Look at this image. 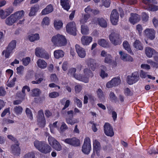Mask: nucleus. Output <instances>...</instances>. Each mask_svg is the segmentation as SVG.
<instances>
[{
  "instance_id": "f257e3e1",
  "label": "nucleus",
  "mask_w": 158,
  "mask_h": 158,
  "mask_svg": "<svg viewBox=\"0 0 158 158\" xmlns=\"http://www.w3.org/2000/svg\"><path fill=\"white\" fill-rule=\"evenodd\" d=\"M51 40L54 45L58 46H64L67 43V41L65 37L59 34L53 36Z\"/></svg>"
},
{
  "instance_id": "f03ea898",
  "label": "nucleus",
  "mask_w": 158,
  "mask_h": 158,
  "mask_svg": "<svg viewBox=\"0 0 158 158\" xmlns=\"http://www.w3.org/2000/svg\"><path fill=\"white\" fill-rule=\"evenodd\" d=\"M17 42L15 40H12L8 44L6 50L3 51L2 54L3 55L5 53V57L8 58L13 51L16 48Z\"/></svg>"
},
{
  "instance_id": "7ed1b4c3",
  "label": "nucleus",
  "mask_w": 158,
  "mask_h": 158,
  "mask_svg": "<svg viewBox=\"0 0 158 158\" xmlns=\"http://www.w3.org/2000/svg\"><path fill=\"white\" fill-rule=\"evenodd\" d=\"M109 38L111 43L115 46L119 45L122 43L119 35L117 33H111L109 36Z\"/></svg>"
},
{
  "instance_id": "20e7f679",
  "label": "nucleus",
  "mask_w": 158,
  "mask_h": 158,
  "mask_svg": "<svg viewBox=\"0 0 158 158\" xmlns=\"http://www.w3.org/2000/svg\"><path fill=\"white\" fill-rule=\"evenodd\" d=\"M37 124L40 127L43 128L46 124V120L44 116L43 111L40 110L38 113L37 116Z\"/></svg>"
},
{
  "instance_id": "39448f33",
  "label": "nucleus",
  "mask_w": 158,
  "mask_h": 158,
  "mask_svg": "<svg viewBox=\"0 0 158 158\" xmlns=\"http://www.w3.org/2000/svg\"><path fill=\"white\" fill-rule=\"evenodd\" d=\"M67 32L70 34L76 35L77 29L75 23L73 22H70L68 23L66 26Z\"/></svg>"
},
{
  "instance_id": "423d86ee",
  "label": "nucleus",
  "mask_w": 158,
  "mask_h": 158,
  "mask_svg": "<svg viewBox=\"0 0 158 158\" xmlns=\"http://www.w3.org/2000/svg\"><path fill=\"white\" fill-rule=\"evenodd\" d=\"M67 115L65 118L66 123L71 125L78 122V120L76 118H73V111L72 110L68 111L67 112Z\"/></svg>"
},
{
  "instance_id": "0eeeda50",
  "label": "nucleus",
  "mask_w": 158,
  "mask_h": 158,
  "mask_svg": "<svg viewBox=\"0 0 158 158\" xmlns=\"http://www.w3.org/2000/svg\"><path fill=\"white\" fill-rule=\"evenodd\" d=\"M139 79V74L137 72H134L131 75L127 77V82L129 85H132L137 81Z\"/></svg>"
},
{
  "instance_id": "6e6552de",
  "label": "nucleus",
  "mask_w": 158,
  "mask_h": 158,
  "mask_svg": "<svg viewBox=\"0 0 158 158\" xmlns=\"http://www.w3.org/2000/svg\"><path fill=\"white\" fill-rule=\"evenodd\" d=\"M64 141L66 143L75 147L78 146L80 145V140L76 137L66 139H64Z\"/></svg>"
},
{
  "instance_id": "1a4fd4ad",
  "label": "nucleus",
  "mask_w": 158,
  "mask_h": 158,
  "mask_svg": "<svg viewBox=\"0 0 158 158\" xmlns=\"http://www.w3.org/2000/svg\"><path fill=\"white\" fill-rule=\"evenodd\" d=\"M119 14L116 9H114L112 11L110 20L112 23L114 25H116L118 21Z\"/></svg>"
},
{
  "instance_id": "9d476101",
  "label": "nucleus",
  "mask_w": 158,
  "mask_h": 158,
  "mask_svg": "<svg viewBox=\"0 0 158 158\" xmlns=\"http://www.w3.org/2000/svg\"><path fill=\"white\" fill-rule=\"evenodd\" d=\"M105 134L107 136L112 137L114 133L112 127L108 123H106L104 126Z\"/></svg>"
},
{
  "instance_id": "9b49d317",
  "label": "nucleus",
  "mask_w": 158,
  "mask_h": 158,
  "mask_svg": "<svg viewBox=\"0 0 158 158\" xmlns=\"http://www.w3.org/2000/svg\"><path fill=\"white\" fill-rule=\"evenodd\" d=\"M121 82L119 78L114 77L110 81L108 82L106 85V87L109 88L117 86L119 85Z\"/></svg>"
},
{
  "instance_id": "f8f14e48",
  "label": "nucleus",
  "mask_w": 158,
  "mask_h": 158,
  "mask_svg": "<svg viewBox=\"0 0 158 158\" xmlns=\"http://www.w3.org/2000/svg\"><path fill=\"white\" fill-rule=\"evenodd\" d=\"M76 51L78 56L81 58H84L86 56V51L84 48L77 44L75 46Z\"/></svg>"
},
{
  "instance_id": "ddd939ff",
  "label": "nucleus",
  "mask_w": 158,
  "mask_h": 158,
  "mask_svg": "<svg viewBox=\"0 0 158 158\" xmlns=\"http://www.w3.org/2000/svg\"><path fill=\"white\" fill-rule=\"evenodd\" d=\"M146 37L151 40H153L155 38L156 32L152 28H147L144 31Z\"/></svg>"
},
{
  "instance_id": "4468645a",
  "label": "nucleus",
  "mask_w": 158,
  "mask_h": 158,
  "mask_svg": "<svg viewBox=\"0 0 158 158\" xmlns=\"http://www.w3.org/2000/svg\"><path fill=\"white\" fill-rule=\"evenodd\" d=\"M49 144L54 148H60L61 146L60 143L54 138L49 136L48 139Z\"/></svg>"
},
{
  "instance_id": "2eb2a0df",
  "label": "nucleus",
  "mask_w": 158,
  "mask_h": 158,
  "mask_svg": "<svg viewBox=\"0 0 158 158\" xmlns=\"http://www.w3.org/2000/svg\"><path fill=\"white\" fill-rule=\"evenodd\" d=\"M145 53L147 56L149 58L152 57L153 55H157L158 53L153 48L149 47H147L145 49Z\"/></svg>"
},
{
  "instance_id": "dca6fc26",
  "label": "nucleus",
  "mask_w": 158,
  "mask_h": 158,
  "mask_svg": "<svg viewBox=\"0 0 158 158\" xmlns=\"http://www.w3.org/2000/svg\"><path fill=\"white\" fill-rule=\"evenodd\" d=\"M34 145L36 148H48L49 146L44 141L36 140L34 142Z\"/></svg>"
},
{
  "instance_id": "f3484780",
  "label": "nucleus",
  "mask_w": 158,
  "mask_h": 158,
  "mask_svg": "<svg viewBox=\"0 0 158 158\" xmlns=\"http://www.w3.org/2000/svg\"><path fill=\"white\" fill-rule=\"evenodd\" d=\"M119 54L120 55L121 59L123 61L132 62L133 61V58L127 54L123 53L122 51H120Z\"/></svg>"
},
{
  "instance_id": "a211bd4d",
  "label": "nucleus",
  "mask_w": 158,
  "mask_h": 158,
  "mask_svg": "<svg viewBox=\"0 0 158 158\" xmlns=\"http://www.w3.org/2000/svg\"><path fill=\"white\" fill-rule=\"evenodd\" d=\"M92 40V38L89 36H83L81 38V43L84 46L89 45Z\"/></svg>"
},
{
  "instance_id": "6ab92c4d",
  "label": "nucleus",
  "mask_w": 158,
  "mask_h": 158,
  "mask_svg": "<svg viewBox=\"0 0 158 158\" xmlns=\"http://www.w3.org/2000/svg\"><path fill=\"white\" fill-rule=\"evenodd\" d=\"M129 21L131 23L134 24L138 22L140 19V17L139 15L136 14L131 13Z\"/></svg>"
},
{
  "instance_id": "aec40b11",
  "label": "nucleus",
  "mask_w": 158,
  "mask_h": 158,
  "mask_svg": "<svg viewBox=\"0 0 158 158\" xmlns=\"http://www.w3.org/2000/svg\"><path fill=\"white\" fill-rule=\"evenodd\" d=\"M38 49H35V54L36 56L47 59H48L49 58V55L44 50L43 53L39 54L37 52L38 51Z\"/></svg>"
},
{
  "instance_id": "412c9836",
  "label": "nucleus",
  "mask_w": 158,
  "mask_h": 158,
  "mask_svg": "<svg viewBox=\"0 0 158 158\" xmlns=\"http://www.w3.org/2000/svg\"><path fill=\"white\" fill-rule=\"evenodd\" d=\"M97 21V23L102 27H106L107 26V24L106 21L103 18H98L94 19Z\"/></svg>"
},
{
  "instance_id": "4be33fe9",
  "label": "nucleus",
  "mask_w": 158,
  "mask_h": 158,
  "mask_svg": "<svg viewBox=\"0 0 158 158\" xmlns=\"http://www.w3.org/2000/svg\"><path fill=\"white\" fill-rule=\"evenodd\" d=\"M16 18L14 17L13 15H11L5 20L6 23L8 25L11 26L16 21Z\"/></svg>"
},
{
  "instance_id": "5701e85b",
  "label": "nucleus",
  "mask_w": 158,
  "mask_h": 158,
  "mask_svg": "<svg viewBox=\"0 0 158 158\" xmlns=\"http://www.w3.org/2000/svg\"><path fill=\"white\" fill-rule=\"evenodd\" d=\"M87 64L92 70H94L96 66L95 61L92 59L89 58L87 60Z\"/></svg>"
},
{
  "instance_id": "b1692460",
  "label": "nucleus",
  "mask_w": 158,
  "mask_h": 158,
  "mask_svg": "<svg viewBox=\"0 0 158 158\" xmlns=\"http://www.w3.org/2000/svg\"><path fill=\"white\" fill-rule=\"evenodd\" d=\"M53 10V8L52 6L51 5H48L46 8L42 10L41 14L43 15L48 14L52 12Z\"/></svg>"
},
{
  "instance_id": "393cba45",
  "label": "nucleus",
  "mask_w": 158,
  "mask_h": 158,
  "mask_svg": "<svg viewBox=\"0 0 158 158\" xmlns=\"http://www.w3.org/2000/svg\"><path fill=\"white\" fill-rule=\"evenodd\" d=\"M39 67L41 69H44L47 67V63L43 60L39 59L36 62Z\"/></svg>"
},
{
  "instance_id": "a878e982",
  "label": "nucleus",
  "mask_w": 158,
  "mask_h": 158,
  "mask_svg": "<svg viewBox=\"0 0 158 158\" xmlns=\"http://www.w3.org/2000/svg\"><path fill=\"white\" fill-rule=\"evenodd\" d=\"M133 46L138 50H142L143 49L142 43L139 40H136L133 43Z\"/></svg>"
},
{
  "instance_id": "bb28decb",
  "label": "nucleus",
  "mask_w": 158,
  "mask_h": 158,
  "mask_svg": "<svg viewBox=\"0 0 158 158\" xmlns=\"http://www.w3.org/2000/svg\"><path fill=\"white\" fill-rule=\"evenodd\" d=\"M104 62L109 65H111L114 62L112 56L110 54L106 55L105 58Z\"/></svg>"
},
{
  "instance_id": "cd10ccee",
  "label": "nucleus",
  "mask_w": 158,
  "mask_h": 158,
  "mask_svg": "<svg viewBox=\"0 0 158 158\" xmlns=\"http://www.w3.org/2000/svg\"><path fill=\"white\" fill-rule=\"evenodd\" d=\"M123 46L124 48L127 50L128 53L131 55H133V53L131 48L130 45L128 42L125 41L123 43Z\"/></svg>"
},
{
  "instance_id": "c85d7f7f",
  "label": "nucleus",
  "mask_w": 158,
  "mask_h": 158,
  "mask_svg": "<svg viewBox=\"0 0 158 158\" xmlns=\"http://www.w3.org/2000/svg\"><path fill=\"white\" fill-rule=\"evenodd\" d=\"M60 3L64 9L68 11L70 8L69 1L68 0H61Z\"/></svg>"
},
{
  "instance_id": "c756f323",
  "label": "nucleus",
  "mask_w": 158,
  "mask_h": 158,
  "mask_svg": "<svg viewBox=\"0 0 158 158\" xmlns=\"http://www.w3.org/2000/svg\"><path fill=\"white\" fill-rule=\"evenodd\" d=\"M54 54L55 58L58 59L64 56V53L62 50H58L54 52Z\"/></svg>"
},
{
  "instance_id": "7c9ffc66",
  "label": "nucleus",
  "mask_w": 158,
  "mask_h": 158,
  "mask_svg": "<svg viewBox=\"0 0 158 158\" xmlns=\"http://www.w3.org/2000/svg\"><path fill=\"white\" fill-rule=\"evenodd\" d=\"M39 9V7L37 5H35L34 6L31 7L30 13L29 14V16H31L34 15Z\"/></svg>"
},
{
  "instance_id": "2f4dec72",
  "label": "nucleus",
  "mask_w": 158,
  "mask_h": 158,
  "mask_svg": "<svg viewBox=\"0 0 158 158\" xmlns=\"http://www.w3.org/2000/svg\"><path fill=\"white\" fill-rule=\"evenodd\" d=\"M82 148H91L90 139L89 137H87L85 139Z\"/></svg>"
},
{
  "instance_id": "473e14b6",
  "label": "nucleus",
  "mask_w": 158,
  "mask_h": 158,
  "mask_svg": "<svg viewBox=\"0 0 158 158\" xmlns=\"http://www.w3.org/2000/svg\"><path fill=\"white\" fill-rule=\"evenodd\" d=\"M98 44L100 46L104 47H108L109 44L108 41L104 39L99 40L98 41Z\"/></svg>"
},
{
  "instance_id": "72a5a7b5",
  "label": "nucleus",
  "mask_w": 158,
  "mask_h": 158,
  "mask_svg": "<svg viewBox=\"0 0 158 158\" xmlns=\"http://www.w3.org/2000/svg\"><path fill=\"white\" fill-rule=\"evenodd\" d=\"M24 14V12L23 10L16 12L13 15V16L16 19V21L22 18Z\"/></svg>"
},
{
  "instance_id": "f704fd0d",
  "label": "nucleus",
  "mask_w": 158,
  "mask_h": 158,
  "mask_svg": "<svg viewBox=\"0 0 158 158\" xmlns=\"http://www.w3.org/2000/svg\"><path fill=\"white\" fill-rule=\"evenodd\" d=\"M54 26L56 29L58 30L62 27L63 23L61 21L56 20L54 22Z\"/></svg>"
},
{
  "instance_id": "c9c22d12",
  "label": "nucleus",
  "mask_w": 158,
  "mask_h": 158,
  "mask_svg": "<svg viewBox=\"0 0 158 158\" xmlns=\"http://www.w3.org/2000/svg\"><path fill=\"white\" fill-rule=\"evenodd\" d=\"M28 38L31 41L33 42L35 40H38L40 39V36L38 34H35L29 35Z\"/></svg>"
},
{
  "instance_id": "e433bc0d",
  "label": "nucleus",
  "mask_w": 158,
  "mask_h": 158,
  "mask_svg": "<svg viewBox=\"0 0 158 158\" xmlns=\"http://www.w3.org/2000/svg\"><path fill=\"white\" fill-rule=\"evenodd\" d=\"M14 110L15 113L17 115L20 114L23 110V108L19 106H16L15 107Z\"/></svg>"
},
{
  "instance_id": "4c0bfd02",
  "label": "nucleus",
  "mask_w": 158,
  "mask_h": 158,
  "mask_svg": "<svg viewBox=\"0 0 158 158\" xmlns=\"http://www.w3.org/2000/svg\"><path fill=\"white\" fill-rule=\"evenodd\" d=\"M97 93L100 100L102 101H104L105 99L104 96L101 89L100 88L98 89L97 91Z\"/></svg>"
},
{
  "instance_id": "58836bf2",
  "label": "nucleus",
  "mask_w": 158,
  "mask_h": 158,
  "mask_svg": "<svg viewBox=\"0 0 158 158\" xmlns=\"http://www.w3.org/2000/svg\"><path fill=\"white\" fill-rule=\"evenodd\" d=\"M90 15L89 14H85L84 15L83 18L80 20V22L82 23H86L88 19L90 17Z\"/></svg>"
},
{
  "instance_id": "ea45409f",
  "label": "nucleus",
  "mask_w": 158,
  "mask_h": 158,
  "mask_svg": "<svg viewBox=\"0 0 158 158\" xmlns=\"http://www.w3.org/2000/svg\"><path fill=\"white\" fill-rule=\"evenodd\" d=\"M35 154L33 152H31L26 154L21 158H35Z\"/></svg>"
},
{
  "instance_id": "a19ab883",
  "label": "nucleus",
  "mask_w": 158,
  "mask_h": 158,
  "mask_svg": "<svg viewBox=\"0 0 158 158\" xmlns=\"http://www.w3.org/2000/svg\"><path fill=\"white\" fill-rule=\"evenodd\" d=\"M81 28V32L83 34H86L89 33V29L87 26L82 25Z\"/></svg>"
},
{
  "instance_id": "79ce46f5",
  "label": "nucleus",
  "mask_w": 158,
  "mask_h": 158,
  "mask_svg": "<svg viewBox=\"0 0 158 158\" xmlns=\"http://www.w3.org/2000/svg\"><path fill=\"white\" fill-rule=\"evenodd\" d=\"M76 71V69L75 68H72L69 69L67 74L69 76L74 77L76 75L75 73Z\"/></svg>"
},
{
  "instance_id": "37998d69",
  "label": "nucleus",
  "mask_w": 158,
  "mask_h": 158,
  "mask_svg": "<svg viewBox=\"0 0 158 158\" xmlns=\"http://www.w3.org/2000/svg\"><path fill=\"white\" fill-rule=\"evenodd\" d=\"M83 72L88 77H92L93 76V73L91 71L87 68L84 69Z\"/></svg>"
},
{
  "instance_id": "c03bdc74",
  "label": "nucleus",
  "mask_w": 158,
  "mask_h": 158,
  "mask_svg": "<svg viewBox=\"0 0 158 158\" xmlns=\"http://www.w3.org/2000/svg\"><path fill=\"white\" fill-rule=\"evenodd\" d=\"M25 112L27 117L31 120H32L33 119V115L31 110L30 109L27 108L26 109Z\"/></svg>"
},
{
  "instance_id": "a18cd8bd",
  "label": "nucleus",
  "mask_w": 158,
  "mask_h": 158,
  "mask_svg": "<svg viewBox=\"0 0 158 158\" xmlns=\"http://www.w3.org/2000/svg\"><path fill=\"white\" fill-rule=\"evenodd\" d=\"M21 149H11V152L14 155L19 156L20 154Z\"/></svg>"
},
{
  "instance_id": "49530a36",
  "label": "nucleus",
  "mask_w": 158,
  "mask_h": 158,
  "mask_svg": "<svg viewBox=\"0 0 158 158\" xmlns=\"http://www.w3.org/2000/svg\"><path fill=\"white\" fill-rule=\"evenodd\" d=\"M32 95L33 96H38L40 94L41 92L39 89H34L32 90Z\"/></svg>"
},
{
  "instance_id": "de8ad7c7",
  "label": "nucleus",
  "mask_w": 158,
  "mask_h": 158,
  "mask_svg": "<svg viewBox=\"0 0 158 158\" xmlns=\"http://www.w3.org/2000/svg\"><path fill=\"white\" fill-rule=\"evenodd\" d=\"M30 60V58L29 57H27L25 58H23L22 60L23 64L24 66H27L29 63Z\"/></svg>"
},
{
  "instance_id": "09e8293b",
  "label": "nucleus",
  "mask_w": 158,
  "mask_h": 158,
  "mask_svg": "<svg viewBox=\"0 0 158 158\" xmlns=\"http://www.w3.org/2000/svg\"><path fill=\"white\" fill-rule=\"evenodd\" d=\"M16 80V78H14L11 81H8L7 82V86L8 87H13L15 85V81Z\"/></svg>"
},
{
  "instance_id": "8fccbe9b",
  "label": "nucleus",
  "mask_w": 158,
  "mask_h": 158,
  "mask_svg": "<svg viewBox=\"0 0 158 158\" xmlns=\"http://www.w3.org/2000/svg\"><path fill=\"white\" fill-rule=\"evenodd\" d=\"M148 7L149 10L152 11H155L158 10V6L154 5L153 4L149 5Z\"/></svg>"
},
{
  "instance_id": "3c124183",
  "label": "nucleus",
  "mask_w": 158,
  "mask_h": 158,
  "mask_svg": "<svg viewBox=\"0 0 158 158\" xmlns=\"http://www.w3.org/2000/svg\"><path fill=\"white\" fill-rule=\"evenodd\" d=\"M49 23V18L47 17H46L43 18L42 22V24L44 25H48Z\"/></svg>"
},
{
  "instance_id": "603ef678",
  "label": "nucleus",
  "mask_w": 158,
  "mask_h": 158,
  "mask_svg": "<svg viewBox=\"0 0 158 158\" xmlns=\"http://www.w3.org/2000/svg\"><path fill=\"white\" fill-rule=\"evenodd\" d=\"M82 89L81 86L80 85H77L75 86V90L76 94L79 93L81 91Z\"/></svg>"
},
{
  "instance_id": "864d4df0",
  "label": "nucleus",
  "mask_w": 158,
  "mask_h": 158,
  "mask_svg": "<svg viewBox=\"0 0 158 158\" xmlns=\"http://www.w3.org/2000/svg\"><path fill=\"white\" fill-rule=\"evenodd\" d=\"M59 96L58 93L56 92H54L50 93L49 94V96L51 98H56Z\"/></svg>"
},
{
  "instance_id": "5fc2aeb1",
  "label": "nucleus",
  "mask_w": 158,
  "mask_h": 158,
  "mask_svg": "<svg viewBox=\"0 0 158 158\" xmlns=\"http://www.w3.org/2000/svg\"><path fill=\"white\" fill-rule=\"evenodd\" d=\"M68 127L66 124L64 122L62 123V125L60 127V131L61 132H63L65 131L67 129Z\"/></svg>"
},
{
  "instance_id": "6e6d98bb",
  "label": "nucleus",
  "mask_w": 158,
  "mask_h": 158,
  "mask_svg": "<svg viewBox=\"0 0 158 158\" xmlns=\"http://www.w3.org/2000/svg\"><path fill=\"white\" fill-rule=\"evenodd\" d=\"M33 71L32 70H29L28 71L26 76V78L28 80L32 78L33 76Z\"/></svg>"
},
{
  "instance_id": "4d7b16f0",
  "label": "nucleus",
  "mask_w": 158,
  "mask_h": 158,
  "mask_svg": "<svg viewBox=\"0 0 158 158\" xmlns=\"http://www.w3.org/2000/svg\"><path fill=\"white\" fill-rule=\"evenodd\" d=\"M143 2L148 5V7L152 4H153L154 2V0H142Z\"/></svg>"
},
{
  "instance_id": "13d9d810",
  "label": "nucleus",
  "mask_w": 158,
  "mask_h": 158,
  "mask_svg": "<svg viewBox=\"0 0 158 158\" xmlns=\"http://www.w3.org/2000/svg\"><path fill=\"white\" fill-rule=\"evenodd\" d=\"M100 149H93V152L91 155V157H93L95 156V152L97 156H99L100 155Z\"/></svg>"
},
{
  "instance_id": "bf43d9fd",
  "label": "nucleus",
  "mask_w": 158,
  "mask_h": 158,
  "mask_svg": "<svg viewBox=\"0 0 158 158\" xmlns=\"http://www.w3.org/2000/svg\"><path fill=\"white\" fill-rule=\"evenodd\" d=\"M50 78L51 81L52 82H56L58 81V79L55 74H52Z\"/></svg>"
},
{
  "instance_id": "052dcab7",
  "label": "nucleus",
  "mask_w": 158,
  "mask_h": 158,
  "mask_svg": "<svg viewBox=\"0 0 158 158\" xmlns=\"http://www.w3.org/2000/svg\"><path fill=\"white\" fill-rule=\"evenodd\" d=\"M74 100L78 107H81L82 106V102L80 99L76 98L74 99Z\"/></svg>"
},
{
  "instance_id": "680f3d73",
  "label": "nucleus",
  "mask_w": 158,
  "mask_h": 158,
  "mask_svg": "<svg viewBox=\"0 0 158 158\" xmlns=\"http://www.w3.org/2000/svg\"><path fill=\"white\" fill-rule=\"evenodd\" d=\"M17 73L19 74H21L23 73L24 70V67L22 65H20L19 67L17 68Z\"/></svg>"
},
{
  "instance_id": "e2e57ef3",
  "label": "nucleus",
  "mask_w": 158,
  "mask_h": 158,
  "mask_svg": "<svg viewBox=\"0 0 158 158\" xmlns=\"http://www.w3.org/2000/svg\"><path fill=\"white\" fill-rule=\"evenodd\" d=\"M109 97L111 100L115 101L117 99V97L116 96L114 93L112 92H110L109 94Z\"/></svg>"
},
{
  "instance_id": "0e129e2a",
  "label": "nucleus",
  "mask_w": 158,
  "mask_h": 158,
  "mask_svg": "<svg viewBox=\"0 0 158 158\" xmlns=\"http://www.w3.org/2000/svg\"><path fill=\"white\" fill-rule=\"evenodd\" d=\"M94 148H99L101 147L100 143L97 140H95L93 143Z\"/></svg>"
},
{
  "instance_id": "69168bd1",
  "label": "nucleus",
  "mask_w": 158,
  "mask_h": 158,
  "mask_svg": "<svg viewBox=\"0 0 158 158\" xmlns=\"http://www.w3.org/2000/svg\"><path fill=\"white\" fill-rule=\"evenodd\" d=\"M41 152L47 154L50 152L52 149H38Z\"/></svg>"
},
{
  "instance_id": "338daca9",
  "label": "nucleus",
  "mask_w": 158,
  "mask_h": 158,
  "mask_svg": "<svg viewBox=\"0 0 158 158\" xmlns=\"http://www.w3.org/2000/svg\"><path fill=\"white\" fill-rule=\"evenodd\" d=\"M142 19L143 21L144 22H146L148 20V16L146 13L145 12L142 13Z\"/></svg>"
},
{
  "instance_id": "774afa93",
  "label": "nucleus",
  "mask_w": 158,
  "mask_h": 158,
  "mask_svg": "<svg viewBox=\"0 0 158 158\" xmlns=\"http://www.w3.org/2000/svg\"><path fill=\"white\" fill-rule=\"evenodd\" d=\"M102 3L105 7H108L110 5V0H102Z\"/></svg>"
}]
</instances>
